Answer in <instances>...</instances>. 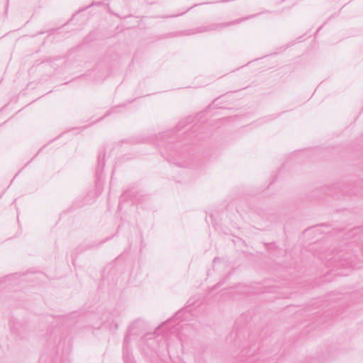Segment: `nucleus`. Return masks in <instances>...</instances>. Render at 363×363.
Instances as JSON below:
<instances>
[{
    "label": "nucleus",
    "mask_w": 363,
    "mask_h": 363,
    "mask_svg": "<svg viewBox=\"0 0 363 363\" xmlns=\"http://www.w3.org/2000/svg\"><path fill=\"white\" fill-rule=\"evenodd\" d=\"M184 122H180L179 124H178V126H177V129L179 130H182L184 127Z\"/></svg>",
    "instance_id": "nucleus-7"
},
{
    "label": "nucleus",
    "mask_w": 363,
    "mask_h": 363,
    "mask_svg": "<svg viewBox=\"0 0 363 363\" xmlns=\"http://www.w3.org/2000/svg\"><path fill=\"white\" fill-rule=\"evenodd\" d=\"M117 109H118V107H115V108H113L112 111L113 112H116Z\"/></svg>",
    "instance_id": "nucleus-10"
},
{
    "label": "nucleus",
    "mask_w": 363,
    "mask_h": 363,
    "mask_svg": "<svg viewBox=\"0 0 363 363\" xmlns=\"http://www.w3.org/2000/svg\"><path fill=\"white\" fill-rule=\"evenodd\" d=\"M168 135H169L168 133H164L160 134L159 139H158V140H160L159 145H162V143L163 142V140H167Z\"/></svg>",
    "instance_id": "nucleus-5"
},
{
    "label": "nucleus",
    "mask_w": 363,
    "mask_h": 363,
    "mask_svg": "<svg viewBox=\"0 0 363 363\" xmlns=\"http://www.w3.org/2000/svg\"><path fill=\"white\" fill-rule=\"evenodd\" d=\"M63 342V344H65L66 342H67L68 344H69L70 338L69 337L67 340L65 337H61L60 340L59 342V344H61V342Z\"/></svg>",
    "instance_id": "nucleus-6"
},
{
    "label": "nucleus",
    "mask_w": 363,
    "mask_h": 363,
    "mask_svg": "<svg viewBox=\"0 0 363 363\" xmlns=\"http://www.w3.org/2000/svg\"><path fill=\"white\" fill-rule=\"evenodd\" d=\"M105 165V153H100L98 156L96 174L98 179H100Z\"/></svg>",
    "instance_id": "nucleus-3"
},
{
    "label": "nucleus",
    "mask_w": 363,
    "mask_h": 363,
    "mask_svg": "<svg viewBox=\"0 0 363 363\" xmlns=\"http://www.w3.org/2000/svg\"><path fill=\"white\" fill-rule=\"evenodd\" d=\"M130 338L126 335L124 338L123 355V359L125 363H134L132 359V355L129 349Z\"/></svg>",
    "instance_id": "nucleus-2"
},
{
    "label": "nucleus",
    "mask_w": 363,
    "mask_h": 363,
    "mask_svg": "<svg viewBox=\"0 0 363 363\" xmlns=\"http://www.w3.org/2000/svg\"><path fill=\"white\" fill-rule=\"evenodd\" d=\"M176 154H174V153H171L169 155V161L171 162H173L176 165L179 166V167H188L189 166V163L186 161H180V159L179 158H176Z\"/></svg>",
    "instance_id": "nucleus-4"
},
{
    "label": "nucleus",
    "mask_w": 363,
    "mask_h": 363,
    "mask_svg": "<svg viewBox=\"0 0 363 363\" xmlns=\"http://www.w3.org/2000/svg\"><path fill=\"white\" fill-rule=\"evenodd\" d=\"M217 260H218V259L215 258L213 261H214V262H217Z\"/></svg>",
    "instance_id": "nucleus-11"
},
{
    "label": "nucleus",
    "mask_w": 363,
    "mask_h": 363,
    "mask_svg": "<svg viewBox=\"0 0 363 363\" xmlns=\"http://www.w3.org/2000/svg\"><path fill=\"white\" fill-rule=\"evenodd\" d=\"M186 122H187V123H191L192 120H191V118L189 117V118H186Z\"/></svg>",
    "instance_id": "nucleus-9"
},
{
    "label": "nucleus",
    "mask_w": 363,
    "mask_h": 363,
    "mask_svg": "<svg viewBox=\"0 0 363 363\" xmlns=\"http://www.w3.org/2000/svg\"><path fill=\"white\" fill-rule=\"evenodd\" d=\"M243 19H238L233 21H230L225 23H209L205 26H200L196 28V30L195 33H203V32H207V31H212L218 30L221 28L225 27V26H230L232 25L238 24L240 22H242Z\"/></svg>",
    "instance_id": "nucleus-1"
},
{
    "label": "nucleus",
    "mask_w": 363,
    "mask_h": 363,
    "mask_svg": "<svg viewBox=\"0 0 363 363\" xmlns=\"http://www.w3.org/2000/svg\"><path fill=\"white\" fill-rule=\"evenodd\" d=\"M15 277L14 275L7 277H6V278H5V281H10L11 280V279H12L13 277Z\"/></svg>",
    "instance_id": "nucleus-8"
}]
</instances>
